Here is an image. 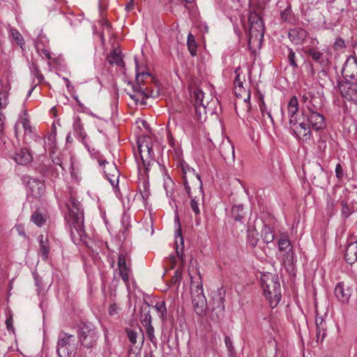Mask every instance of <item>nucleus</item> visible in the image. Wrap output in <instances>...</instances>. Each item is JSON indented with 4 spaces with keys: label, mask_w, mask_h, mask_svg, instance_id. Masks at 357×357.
<instances>
[{
    "label": "nucleus",
    "mask_w": 357,
    "mask_h": 357,
    "mask_svg": "<svg viewBox=\"0 0 357 357\" xmlns=\"http://www.w3.org/2000/svg\"><path fill=\"white\" fill-rule=\"evenodd\" d=\"M68 213L65 220L69 227L73 241L77 243L84 241L85 231L84 230V211L80 203L73 196H70L66 203Z\"/></svg>",
    "instance_id": "nucleus-1"
},
{
    "label": "nucleus",
    "mask_w": 357,
    "mask_h": 357,
    "mask_svg": "<svg viewBox=\"0 0 357 357\" xmlns=\"http://www.w3.org/2000/svg\"><path fill=\"white\" fill-rule=\"evenodd\" d=\"M193 97L196 114L200 120L202 117L206 118L207 114L212 115L216 112L218 100L212 94H206L202 90L197 88L193 91Z\"/></svg>",
    "instance_id": "nucleus-2"
},
{
    "label": "nucleus",
    "mask_w": 357,
    "mask_h": 357,
    "mask_svg": "<svg viewBox=\"0 0 357 357\" xmlns=\"http://www.w3.org/2000/svg\"><path fill=\"white\" fill-rule=\"evenodd\" d=\"M264 294L272 308L275 307L281 299V288L278 276L271 273L262 275L261 278Z\"/></svg>",
    "instance_id": "nucleus-3"
},
{
    "label": "nucleus",
    "mask_w": 357,
    "mask_h": 357,
    "mask_svg": "<svg viewBox=\"0 0 357 357\" xmlns=\"http://www.w3.org/2000/svg\"><path fill=\"white\" fill-rule=\"evenodd\" d=\"M100 333L96 326L91 322H81L78 325L77 337L81 345L90 349L96 345Z\"/></svg>",
    "instance_id": "nucleus-4"
},
{
    "label": "nucleus",
    "mask_w": 357,
    "mask_h": 357,
    "mask_svg": "<svg viewBox=\"0 0 357 357\" xmlns=\"http://www.w3.org/2000/svg\"><path fill=\"white\" fill-rule=\"evenodd\" d=\"M135 62L136 66L135 84H132V86L133 91L142 96L141 104L144 105L146 103V98L156 96L158 94V91L157 90L155 93L153 90H150L148 87L144 86L145 79L146 78H151L152 79L153 78L151 77V73L140 70L136 58H135Z\"/></svg>",
    "instance_id": "nucleus-5"
},
{
    "label": "nucleus",
    "mask_w": 357,
    "mask_h": 357,
    "mask_svg": "<svg viewBox=\"0 0 357 357\" xmlns=\"http://www.w3.org/2000/svg\"><path fill=\"white\" fill-rule=\"evenodd\" d=\"M302 119L305 120L310 128L320 131L326 128L325 117L317 110V107L307 105L306 109L302 111Z\"/></svg>",
    "instance_id": "nucleus-6"
},
{
    "label": "nucleus",
    "mask_w": 357,
    "mask_h": 357,
    "mask_svg": "<svg viewBox=\"0 0 357 357\" xmlns=\"http://www.w3.org/2000/svg\"><path fill=\"white\" fill-rule=\"evenodd\" d=\"M225 289L220 288L212 293V311L210 318L214 322H219L224 317Z\"/></svg>",
    "instance_id": "nucleus-7"
},
{
    "label": "nucleus",
    "mask_w": 357,
    "mask_h": 357,
    "mask_svg": "<svg viewBox=\"0 0 357 357\" xmlns=\"http://www.w3.org/2000/svg\"><path fill=\"white\" fill-rule=\"evenodd\" d=\"M192 303L194 311L197 315H203L207 309L206 298L204 294L202 283H197L196 286L192 284Z\"/></svg>",
    "instance_id": "nucleus-8"
},
{
    "label": "nucleus",
    "mask_w": 357,
    "mask_h": 357,
    "mask_svg": "<svg viewBox=\"0 0 357 357\" xmlns=\"http://www.w3.org/2000/svg\"><path fill=\"white\" fill-rule=\"evenodd\" d=\"M248 22L250 24L249 43L252 39L261 40L264 33V25L261 17L257 12L252 11L250 13Z\"/></svg>",
    "instance_id": "nucleus-9"
},
{
    "label": "nucleus",
    "mask_w": 357,
    "mask_h": 357,
    "mask_svg": "<svg viewBox=\"0 0 357 357\" xmlns=\"http://www.w3.org/2000/svg\"><path fill=\"white\" fill-rule=\"evenodd\" d=\"M290 128L294 135L303 142H307L310 139L312 136L311 128L307 123L302 119L301 116L298 120L289 119Z\"/></svg>",
    "instance_id": "nucleus-10"
},
{
    "label": "nucleus",
    "mask_w": 357,
    "mask_h": 357,
    "mask_svg": "<svg viewBox=\"0 0 357 357\" xmlns=\"http://www.w3.org/2000/svg\"><path fill=\"white\" fill-rule=\"evenodd\" d=\"M74 341V335L61 333L58 337L56 351L59 357H70L73 347L70 342Z\"/></svg>",
    "instance_id": "nucleus-11"
},
{
    "label": "nucleus",
    "mask_w": 357,
    "mask_h": 357,
    "mask_svg": "<svg viewBox=\"0 0 357 357\" xmlns=\"http://www.w3.org/2000/svg\"><path fill=\"white\" fill-rule=\"evenodd\" d=\"M278 244L280 252L282 253L283 262L288 264H293L294 253L289 236L286 234H282Z\"/></svg>",
    "instance_id": "nucleus-12"
},
{
    "label": "nucleus",
    "mask_w": 357,
    "mask_h": 357,
    "mask_svg": "<svg viewBox=\"0 0 357 357\" xmlns=\"http://www.w3.org/2000/svg\"><path fill=\"white\" fill-rule=\"evenodd\" d=\"M344 82L357 83V58L351 55L347 59L342 68Z\"/></svg>",
    "instance_id": "nucleus-13"
},
{
    "label": "nucleus",
    "mask_w": 357,
    "mask_h": 357,
    "mask_svg": "<svg viewBox=\"0 0 357 357\" xmlns=\"http://www.w3.org/2000/svg\"><path fill=\"white\" fill-rule=\"evenodd\" d=\"M181 169L183 173V185L188 196L190 197V187L187 180L188 173L190 174V176L195 178V185L199 190V192L202 195V181L199 174L195 173V170L190 168L188 165L181 164Z\"/></svg>",
    "instance_id": "nucleus-14"
},
{
    "label": "nucleus",
    "mask_w": 357,
    "mask_h": 357,
    "mask_svg": "<svg viewBox=\"0 0 357 357\" xmlns=\"http://www.w3.org/2000/svg\"><path fill=\"white\" fill-rule=\"evenodd\" d=\"M338 90L346 100L354 102L357 105V83L340 82Z\"/></svg>",
    "instance_id": "nucleus-15"
},
{
    "label": "nucleus",
    "mask_w": 357,
    "mask_h": 357,
    "mask_svg": "<svg viewBox=\"0 0 357 357\" xmlns=\"http://www.w3.org/2000/svg\"><path fill=\"white\" fill-rule=\"evenodd\" d=\"M127 255L126 252H121L118 258V267L119 275L127 287H129L130 276L132 270L130 266L126 264Z\"/></svg>",
    "instance_id": "nucleus-16"
},
{
    "label": "nucleus",
    "mask_w": 357,
    "mask_h": 357,
    "mask_svg": "<svg viewBox=\"0 0 357 357\" xmlns=\"http://www.w3.org/2000/svg\"><path fill=\"white\" fill-rule=\"evenodd\" d=\"M26 185L29 195L34 198L41 197L45 192L44 183L38 179L29 177Z\"/></svg>",
    "instance_id": "nucleus-17"
},
{
    "label": "nucleus",
    "mask_w": 357,
    "mask_h": 357,
    "mask_svg": "<svg viewBox=\"0 0 357 357\" xmlns=\"http://www.w3.org/2000/svg\"><path fill=\"white\" fill-rule=\"evenodd\" d=\"M352 294V289L350 287L339 282L335 287L334 294L337 300L342 303H347Z\"/></svg>",
    "instance_id": "nucleus-18"
},
{
    "label": "nucleus",
    "mask_w": 357,
    "mask_h": 357,
    "mask_svg": "<svg viewBox=\"0 0 357 357\" xmlns=\"http://www.w3.org/2000/svg\"><path fill=\"white\" fill-rule=\"evenodd\" d=\"M220 153L225 160L228 162L234 161V146L229 139L222 141L220 146Z\"/></svg>",
    "instance_id": "nucleus-19"
},
{
    "label": "nucleus",
    "mask_w": 357,
    "mask_h": 357,
    "mask_svg": "<svg viewBox=\"0 0 357 357\" xmlns=\"http://www.w3.org/2000/svg\"><path fill=\"white\" fill-rule=\"evenodd\" d=\"M175 222L178 224V229H176L175 238H176V252L177 257L183 261V238L182 236L181 227L180 225L179 218L178 216L175 218Z\"/></svg>",
    "instance_id": "nucleus-20"
},
{
    "label": "nucleus",
    "mask_w": 357,
    "mask_h": 357,
    "mask_svg": "<svg viewBox=\"0 0 357 357\" xmlns=\"http://www.w3.org/2000/svg\"><path fill=\"white\" fill-rule=\"evenodd\" d=\"M288 36L294 43L301 44L306 39L307 32L302 28H294L289 30Z\"/></svg>",
    "instance_id": "nucleus-21"
},
{
    "label": "nucleus",
    "mask_w": 357,
    "mask_h": 357,
    "mask_svg": "<svg viewBox=\"0 0 357 357\" xmlns=\"http://www.w3.org/2000/svg\"><path fill=\"white\" fill-rule=\"evenodd\" d=\"M14 160L19 165H26L32 160V155L27 149H21L15 153Z\"/></svg>",
    "instance_id": "nucleus-22"
},
{
    "label": "nucleus",
    "mask_w": 357,
    "mask_h": 357,
    "mask_svg": "<svg viewBox=\"0 0 357 357\" xmlns=\"http://www.w3.org/2000/svg\"><path fill=\"white\" fill-rule=\"evenodd\" d=\"M344 258L349 264H354L357 260V242L349 243L345 250Z\"/></svg>",
    "instance_id": "nucleus-23"
},
{
    "label": "nucleus",
    "mask_w": 357,
    "mask_h": 357,
    "mask_svg": "<svg viewBox=\"0 0 357 357\" xmlns=\"http://www.w3.org/2000/svg\"><path fill=\"white\" fill-rule=\"evenodd\" d=\"M139 155L140 156V159L142 163V165L146 172H148L149 169V167L153 162H154L153 156L154 153L153 149L151 150H147L145 151H138Z\"/></svg>",
    "instance_id": "nucleus-24"
},
{
    "label": "nucleus",
    "mask_w": 357,
    "mask_h": 357,
    "mask_svg": "<svg viewBox=\"0 0 357 357\" xmlns=\"http://www.w3.org/2000/svg\"><path fill=\"white\" fill-rule=\"evenodd\" d=\"M140 321L144 327L152 326L150 306L148 304L140 309Z\"/></svg>",
    "instance_id": "nucleus-25"
},
{
    "label": "nucleus",
    "mask_w": 357,
    "mask_h": 357,
    "mask_svg": "<svg viewBox=\"0 0 357 357\" xmlns=\"http://www.w3.org/2000/svg\"><path fill=\"white\" fill-rule=\"evenodd\" d=\"M99 165L104 166V172L106 176H114L115 178L119 173L116 166L114 163H109L105 160H98Z\"/></svg>",
    "instance_id": "nucleus-26"
},
{
    "label": "nucleus",
    "mask_w": 357,
    "mask_h": 357,
    "mask_svg": "<svg viewBox=\"0 0 357 357\" xmlns=\"http://www.w3.org/2000/svg\"><path fill=\"white\" fill-rule=\"evenodd\" d=\"M298 110V102L296 96H292L287 105V112L289 115V119L298 120L296 114Z\"/></svg>",
    "instance_id": "nucleus-27"
},
{
    "label": "nucleus",
    "mask_w": 357,
    "mask_h": 357,
    "mask_svg": "<svg viewBox=\"0 0 357 357\" xmlns=\"http://www.w3.org/2000/svg\"><path fill=\"white\" fill-rule=\"evenodd\" d=\"M40 244V253L43 259H47L50 252L49 241L47 237L40 235L38 238Z\"/></svg>",
    "instance_id": "nucleus-28"
},
{
    "label": "nucleus",
    "mask_w": 357,
    "mask_h": 357,
    "mask_svg": "<svg viewBox=\"0 0 357 357\" xmlns=\"http://www.w3.org/2000/svg\"><path fill=\"white\" fill-rule=\"evenodd\" d=\"M107 60L110 64H116L118 66H123L124 62L123 61L121 52L117 49H114L107 57Z\"/></svg>",
    "instance_id": "nucleus-29"
},
{
    "label": "nucleus",
    "mask_w": 357,
    "mask_h": 357,
    "mask_svg": "<svg viewBox=\"0 0 357 357\" xmlns=\"http://www.w3.org/2000/svg\"><path fill=\"white\" fill-rule=\"evenodd\" d=\"M342 194L344 198L340 200V205L342 206L341 211L345 218H348L352 213V210L348 205L349 191L347 190H343Z\"/></svg>",
    "instance_id": "nucleus-30"
},
{
    "label": "nucleus",
    "mask_w": 357,
    "mask_h": 357,
    "mask_svg": "<svg viewBox=\"0 0 357 357\" xmlns=\"http://www.w3.org/2000/svg\"><path fill=\"white\" fill-rule=\"evenodd\" d=\"M138 151H145L153 149L152 140L149 137L143 136L137 140Z\"/></svg>",
    "instance_id": "nucleus-31"
},
{
    "label": "nucleus",
    "mask_w": 357,
    "mask_h": 357,
    "mask_svg": "<svg viewBox=\"0 0 357 357\" xmlns=\"http://www.w3.org/2000/svg\"><path fill=\"white\" fill-rule=\"evenodd\" d=\"M280 19L282 22L288 23H291L294 21V14L290 2H288L286 8L280 12Z\"/></svg>",
    "instance_id": "nucleus-32"
},
{
    "label": "nucleus",
    "mask_w": 357,
    "mask_h": 357,
    "mask_svg": "<svg viewBox=\"0 0 357 357\" xmlns=\"http://www.w3.org/2000/svg\"><path fill=\"white\" fill-rule=\"evenodd\" d=\"M261 238L266 244L274 240V234L272 229L267 225H264L261 229Z\"/></svg>",
    "instance_id": "nucleus-33"
},
{
    "label": "nucleus",
    "mask_w": 357,
    "mask_h": 357,
    "mask_svg": "<svg viewBox=\"0 0 357 357\" xmlns=\"http://www.w3.org/2000/svg\"><path fill=\"white\" fill-rule=\"evenodd\" d=\"M305 53L311 56V58L317 63H321L324 61V54L320 51L314 48H310L307 50Z\"/></svg>",
    "instance_id": "nucleus-34"
},
{
    "label": "nucleus",
    "mask_w": 357,
    "mask_h": 357,
    "mask_svg": "<svg viewBox=\"0 0 357 357\" xmlns=\"http://www.w3.org/2000/svg\"><path fill=\"white\" fill-rule=\"evenodd\" d=\"M231 217L235 221H241L244 217L243 205H234L231 208Z\"/></svg>",
    "instance_id": "nucleus-35"
},
{
    "label": "nucleus",
    "mask_w": 357,
    "mask_h": 357,
    "mask_svg": "<svg viewBox=\"0 0 357 357\" xmlns=\"http://www.w3.org/2000/svg\"><path fill=\"white\" fill-rule=\"evenodd\" d=\"M10 35L15 43L19 45L22 50H24V46L25 43L22 35L15 29H10Z\"/></svg>",
    "instance_id": "nucleus-36"
},
{
    "label": "nucleus",
    "mask_w": 357,
    "mask_h": 357,
    "mask_svg": "<svg viewBox=\"0 0 357 357\" xmlns=\"http://www.w3.org/2000/svg\"><path fill=\"white\" fill-rule=\"evenodd\" d=\"M247 241H248V244L252 248H255L257 245V244L259 241V238H258V232L257 231V230L255 229H249L248 230Z\"/></svg>",
    "instance_id": "nucleus-37"
},
{
    "label": "nucleus",
    "mask_w": 357,
    "mask_h": 357,
    "mask_svg": "<svg viewBox=\"0 0 357 357\" xmlns=\"http://www.w3.org/2000/svg\"><path fill=\"white\" fill-rule=\"evenodd\" d=\"M73 129L74 131L82 138H84L86 136V133L84 132V129L83 125L81 122V119L79 116H77L74 119L73 122Z\"/></svg>",
    "instance_id": "nucleus-38"
},
{
    "label": "nucleus",
    "mask_w": 357,
    "mask_h": 357,
    "mask_svg": "<svg viewBox=\"0 0 357 357\" xmlns=\"http://www.w3.org/2000/svg\"><path fill=\"white\" fill-rule=\"evenodd\" d=\"M187 44H188V50H189L190 54L192 56H195L196 53H197V45L194 36L191 33H189L188 36Z\"/></svg>",
    "instance_id": "nucleus-39"
},
{
    "label": "nucleus",
    "mask_w": 357,
    "mask_h": 357,
    "mask_svg": "<svg viewBox=\"0 0 357 357\" xmlns=\"http://www.w3.org/2000/svg\"><path fill=\"white\" fill-rule=\"evenodd\" d=\"M315 97L310 92L305 93L301 98V101L303 103L306 104V107L307 105H310L314 107H317V105L315 104Z\"/></svg>",
    "instance_id": "nucleus-40"
},
{
    "label": "nucleus",
    "mask_w": 357,
    "mask_h": 357,
    "mask_svg": "<svg viewBox=\"0 0 357 357\" xmlns=\"http://www.w3.org/2000/svg\"><path fill=\"white\" fill-rule=\"evenodd\" d=\"M30 71L31 75L36 77L39 82H42L44 79L43 75L40 72L38 66L34 62H32L29 66Z\"/></svg>",
    "instance_id": "nucleus-41"
},
{
    "label": "nucleus",
    "mask_w": 357,
    "mask_h": 357,
    "mask_svg": "<svg viewBox=\"0 0 357 357\" xmlns=\"http://www.w3.org/2000/svg\"><path fill=\"white\" fill-rule=\"evenodd\" d=\"M8 91L6 89L0 91V110L5 109L8 104Z\"/></svg>",
    "instance_id": "nucleus-42"
},
{
    "label": "nucleus",
    "mask_w": 357,
    "mask_h": 357,
    "mask_svg": "<svg viewBox=\"0 0 357 357\" xmlns=\"http://www.w3.org/2000/svg\"><path fill=\"white\" fill-rule=\"evenodd\" d=\"M225 342L226 347L227 349L228 356L229 357H235L236 353H235L234 347L233 346V342H232L231 338L228 335H226L225 337Z\"/></svg>",
    "instance_id": "nucleus-43"
},
{
    "label": "nucleus",
    "mask_w": 357,
    "mask_h": 357,
    "mask_svg": "<svg viewBox=\"0 0 357 357\" xmlns=\"http://www.w3.org/2000/svg\"><path fill=\"white\" fill-rule=\"evenodd\" d=\"M31 220L39 227L42 226L45 222L43 215L37 211L32 214Z\"/></svg>",
    "instance_id": "nucleus-44"
},
{
    "label": "nucleus",
    "mask_w": 357,
    "mask_h": 357,
    "mask_svg": "<svg viewBox=\"0 0 357 357\" xmlns=\"http://www.w3.org/2000/svg\"><path fill=\"white\" fill-rule=\"evenodd\" d=\"M146 335L148 339L155 345L157 344V339L155 337L154 335V328L153 326H149L148 327H146Z\"/></svg>",
    "instance_id": "nucleus-45"
},
{
    "label": "nucleus",
    "mask_w": 357,
    "mask_h": 357,
    "mask_svg": "<svg viewBox=\"0 0 357 357\" xmlns=\"http://www.w3.org/2000/svg\"><path fill=\"white\" fill-rule=\"evenodd\" d=\"M156 311L159 313V316L163 318L166 314V306L164 302L157 303L154 306Z\"/></svg>",
    "instance_id": "nucleus-46"
},
{
    "label": "nucleus",
    "mask_w": 357,
    "mask_h": 357,
    "mask_svg": "<svg viewBox=\"0 0 357 357\" xmlns=\"http://www.w3.org/2000/svg\"><path fill=\"white\" fill-rule=\"evenodd\" d=\"M289 63L294 68H297L298 67L296 61V55L292 49H289V52L287 56Z\"/></svg>",
    "instance_id": "nucleus-47"
},
{
    "label": "nucleus",
    "mask_w": 357,
    "mask_h": 357,
    "mask_svg": "<svg viewBox=\"0 0 357 357\" xmlns=\"http://www.w3.org/2000/svg\"><path fill=\"white\" fill-rule=\"evenodd\" d=\"M240 70H241L240 67L237 68L235 70V73L236 74V76L235 81H234L235 88H236V89H237L238 88L239 91H241V89L243 88V81L241 80V79H240V73H239Z\"/></svg>",
    "instance_id": "nucleus-48"
},
{
    "label": "nucleus",
    "mask_w": 357,
    "mask_h": 357,
    "mask_svg": "<svg viewBox=\"0 0 357 357\" xmlns=\"http://www.w3.org/2000/svg\"><path fill=\"white\" fill-rule=\"evenodd\" d=\"M317 147H318L319 152H321V153H324L327 147L326 140L323 137V135H320V137H319V139L317 142Z\"/></svg>",
    "instance_id": "nucleus-49"
},
{
    "label": "nucleus",
    "mask_w": 357,
    "mask_h": 357,
    "mask_svg": "<svg viewBox=\"0 0 357 357\" xmlns=\"http://www.w3.org/2000/svg\"><path fill=\"white\" fill-rule=\"evenodd\" d=\"M126 333L130 342L132 344H135L137 342V333L131 329H126Z\"/></svg>",
    "instance_id": "nucleus-50"
},
{
    "label": "nucleus",
    "mask_w": 357,
    "mask_h": 357,
    "mask_svg": "<svg viewBox=\"0 0 357 357\" xmlns=\"http://www.w3.org/2000/svg\"><path fill=\"white\" fill-rule=\"evenodd\" d=\"M190 197L191 198V201H190L191 209L192 210V211L195 213V214L196 215H199L200 211H199V206H198L197 202L195 200V198H192L191 195H190Z\"/></svg>",
    "instance_id": "nucleus-51"
},
{
    "label": "nucleus",
    "mask_w": 357,
    "mask_h": 357,
    "mask_svg": "<svg viewBox=\"0 0 357 357\" xmlns=\"http://www.w3.org/2000/svg\"><path fill=\"white\" fill-rule=\"evenodd\" d=\"M326 335V330L324 327H317V341L323 340Z\"/></svg>",
    "instance_id": "nucleus-52"
},
{
    "label": "nucleus",
    "mask_w": 357,
    "mask_h": 357,
    "mask_svg": "<svg viewBox=\"0 0 357 357\" xmlns=\"http://www.w3.org/2000/svg\"><path fill=\"white\" fill-rule=\"evenodd\" d=\"M120 173L117 174V176L115 178L114 176H106L107 179L109 180L111 185L115 188L118 185L119 178Z\"/></svg>",
    "instance_id": "nucleus-53"
},
{
    "label": "nucleus",
    "mask_w": 357,
    "mask_h": 357,
    "mask_svg": "<svg viewBox=\"0 0 357 357\" xmlns=\"http://www.w3.org/2000/svg\"><path fill=\"white\" fill-rule=\"evenodd\" d=\"M335 174L339 180H342L344 176L343 169L340 164H337L335 167Z\"/></svg>",
    "instance_id": "nucleus-54"
},
{
    "label": "nucleus",
    "mask_w": 357,
    "mask_h": 357,
    "mask_svg": "<svg viewBox=\"0 0 357 357\" xmlns=\"http://www.w3.org/2000/svg\"><path fill=\"white\" fill-rule=\"evenodd\" d=\"M259 107H260V110L262 113V114H264L265 112L267 113L268 117L271 119V120L273 121V117L271 114V112H266V106L264 103V101L261 102V103L259 105Z\"/></svg>",
    "instance_id": "nucleus-55"
},
{
    "label": "nucleus",
    "mask_w": 357,
    "mask_h": 357,
    "mask_svg": "<svg viewBox=\"0 0 357 357\" xmlns=\"http://www.w3.org/2000/svg\"><path fill=\"white\" fill-rule=\"evenodd\" d=\"M109 315H114L117 314V306L115 303L111 304L108 309Z\"/></svg>",
    "instance_id": "nucleus-56"
},
{
    "label": "nucleus",
    "mask_w": 357,
    "mask_h": 357,
    "mask_svg": "<svg viewBox=\"0 0 357 357\" xmlns=\"http://www.w3.org/2000/svg\"><path fill=\"white\" fill-rule=\"evenodd\" d=\"M4 122H5V116L0 111V133H2L4 130Z\"/></svg>",
    "instance_id": "nucleus-57"
},
{
    "label": "nucleus",
    "mask_w": 357,
    "mask_h": 357,
    "mask_svg": "<svg viewBox=\"0 0 357 357\" xmlns=\"http://www.w3.org/2000/svg\"><path fill=\"white\" fill-rule=\"evenodd\" d=\"M22 126L25 131L29 130L31 131V126L29 124V121L27 119L24 118L22 119Z\"/></svg>",
    "instance_id": "nucleus-58"
},
{
    "label": "nucleus",
    "mask_w": 357,
    "mask_h": 357,
    "mask_svg": "<svg viewBox=\"0 0 357 357\" xmlns=\"http://www.w3.org/2000/svg\"><path fill=\"white\" fill-rule=\"evenodd\" d=\"M324 320L321 317H317L315 319V324L317 327H324L323 326Z\"/></svg>",
    "instance_id": "nucleus-59"
},
{
    "label": "nucleus",
    "mask_w": 357,
    "mask_h": 357,
    "mask_svg": "<svg viewBox=\"0 0 357 357\" xmlns=\"http://www.w3.org/2000/svg\"><path fill=\"white\" fill-rule=\"evenodd\" d=\"M130 97L134 100L136 102H140L142 100V96H140L138 93L136 94H130Z\"/></svg>",
    "instance_id": "nucleus-60"
},
{
    "label": "nucleus",
    "mask_w": 357,
    "mask_h": 357,
    "mask_svg": "<svg viewBox=\"0 0 357 357\" xmlns=\"http://www.w3.org/2000/svg\"><path fill=\"white\" fill-rule=\"evenodd\" d=\"M335 47L340 48L344 47V41L342 39H337L335 43Z\"/></svg>",
    "instance_id": "nucleus-61"
},
{
    "label": "nucleus",
    "mask_w": 357,
    "mask_h": 357,
    "mask_svg": "<svg viewBox=\"0 0 357 357\" xmlns=\"http://www.w3.org/2000/svg\"><path fill=\"white\" fill-rule=\"evenodd\" d=\"M169 184H172V185H173L174 183H173V181H172V180L171 179V178L168 176V177L166 178V180H165V183H164V187H165V189H167V185H169ZM166 191H167V194L168 195L169 191H168L167 190H166Z\"/></svg>",
    "instance_id": "nucleus-62"
},
{
    "label": "nucleus",
    "mask_w": 357,
    "mask_h": 357,
    "mask_svg": "<svg viewBox=\"0 0 357 357\" xmlns=\"http://www.w3.org/2000/svg\"><path fill=\"white\" fill-rule=\"evenodd\" d=\"M133 2H134V0H130L129 3L127 4L126 8V10L128 11H130V10H131L133 8V7H134V3Z\"/></svg>",
    "instance_id": "nucleus-63"
},
{
    "label": "nucleus",
    "mask_w": 357,
    "mask_h": 357,
    "mask_svg": "<svg viewBox=\"0 0 357 357\" xmlns=\"http://www.w3.org/2000/svg\"><path fill=\"white\" fill-rule=\"evenodd\" d=\"M181 278V272L179 271L178 270H177L176 272H175V282L178 280H180Z\"/></svg>",
    "instance_id": "nucleus-64"
}]
</instances>
